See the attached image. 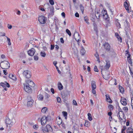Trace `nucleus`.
<instances>
[{"instance_id":"nucleus-52","label":"nucleus","mask_w":133,"mask_h":133,"mask_svg":"<svg viewBox=\"0 0 133 133\" xmlns=\"http://www.w3.org/2000/svg\"><path fill=\"white\" fill-rule=\"evenodd\" d=\"M109 108L110 109H113V106L111 105H110L109 106Z\"/></svg>"},{"instance_id":"nucleus-55","label":"nucleus","mask_w":133,"mask_h":133,"mask_svg":"<svg viewBox=\"0 0 133 133\" xmlns=\"http://www.w3.org/2000/svg\"><path fill=\"white\" fill-rule=\"evenodd\" d=\"M75 16L76 17H79V14H78V13L77 12H76L75 14Z\"/></svg>"},{"instance_id":"nucleus-1","label":"nucleus","mask_w":133,"mask_h":133,"mask_svg":"<svg viewBox=\"0 0 133 133\" xmlns=\"http://www.w3.org/2000/svg\"><path fill=\"white\" fill-rule=\"evenodd\" d=\"M42 131L44 133L51 132L53 131L52 128L51 126L49 124H47L45 127H42Z\"/></svg>"},{"instance_id":"nucleus-17","label":"nucleus","mask_w":133,"mask_h":133,"mask_svg":"<svg viewBox=\"0 0 133 133\" xmlns=\"http://www.w3.org/2000/svg\"><path fill=\"white\" fill-rule=\"evenodd\" d=\"M104 46L105 49L107 51H109L110 49V45L108 43H106L104 45Z\"/></svg>"},{"instance_id":"nucleus-16","label":"nucleus","mask_w":133,"mask_h":133,"mask_svg":"<svg viewBox=\"0 0 133 133\" xmlns=\"http://www.w3.org/2000/svg\"><path fill=\"white\" fill-rule=\"evenodd\" d=\"M124 6L125 8V9L127 10V12L128 13H129L130 11L129 9V5L127 2H125L124 3Z\"/></svg>"},{"instance_id":"nucleus-59","label":"nucleus","mask_w":133,"mask_h":133,"mask_svg":"<svg viewBox=\"0 0 133 133\" xmlns=\"http://www.w3.org/2000/svg\"><path fill=\"white\" fill-rule=\"evenodd\" d=\"M3 72H4V74H5V75H6L7 74H8V73L6 72L7 70H3Z\"/></svg>"},{"instance_id":"nucleus-56","label":"nucleus","mask_w":133,"mask_h":133,"mask_svg":"<svg viewBox=\"0 0 133 133\" xmlns=\"http://www.w3.org/2000/svg\"><path fill=\"white\" fill-rule=\"evenodd\" d=\"M66 31L67 33H71L70 31L68 29L66 30Z\"/></svg>"},{"instance_id":"nucleus-35","label":"nucleus","mask_w":133,"mask_h":133,"mask_svg":"<svg viewBox=\"0 0 133 133\" xmlns=\"http://www.w3.org/2000/svg\"><path fill=\"white\" fill-rule=\"evenodd\" d=\"M119 88L121 92L123 93L124 92V88H123L121 86L119 85Z\"/></svg>"},{"instance_id":"nucleus-8","label":"nucleus","mask_w":133,"mask_h":133,"mask_svg":"<svg viewBox=\"0 0 133 133\" xmlns=\"http://www.w3.org/2000/svg\"><path fill=\"white\" fill-rule=\"evenodd\" d=\"M24 89L25 91L28 93H30L32 92V90L31 88V87L30 86H28L27 85H24Z\"/></svg>"},{"instance_id":"nucleus-34","label":"nucleus","mask_w":133,"mask_h":133,"mask_svg":"<svg viewBox=\"0 0 133 133\" xmlns=\"http://www.w3.org/2000/svg\"><path fill=\"white\" fill-rule=\"evenodd\" d=\"M88 119L90 121H91L92 120V118L91 114L90 113L88 114Z\"/></svg>"},{"instance_id":"nucleus-43","label":"nucleus","mask_w":133,"mask_h":133,"mask_svg":"<svg viewBox=\"0 0 133 133\" xmlns=\"http://www.w3.org/2000/svg\"><path fill=\"white\" fill-rule=\"evenodd\" d=\"M128 60V62L130 63H131V61L130 58V56H128L127 57Z\"/></svg>"},{"instance_id":"nucleus-63","label":"nucleus","mask_w":133,"mask_h":133,"mask_svg":"<svg viewBox=\"0 0 133 133\" xmlns=\"http://www.w3.org/2000/svg\"><path fill=\"white\" fill-rule=\"evenodd\" d=\"M126 129V127L125 126H123V128L122 129V130H125Z\"/></svg>"},{"instance_id":"nucleus-49","label":"nucleus","mask_w":133,"mask_h":133,"mask_svg":"<svg viewBox=\"0 0 133 133\" xmlns=\"http://www.w3.org/2000/svg\"><path fill=\"white\" fill-rule=\"evenodd\" d=\"M38 125H35L33 127L34 129H37L38 128Z\"/></svg>"},{"instance_id":"nucleus-57","label":"nucleus","mask_w":133,"mask_h":133,"mask_svg":"<svg viewBox=\"0 0 133 133\" xmlns=\"http://www.w3.org/2000/svg\"><path fill=\"white\" fill-rule=\"evenodd\" d=\"M54 46L52 45H51V50H52L54 49Z\"/></svg>"},{"instance_id":"nucleus-38","label":"nucleus","mask_w":133,"mask_h":133,"mask_svg":"<svg viewBox=\"0 0 133 133\" xmlns=\"http://www.w3.org/2000/svg\"><path fill=\"white\" fill-rule=\"evenodd\" d=\"M7 42L8 43V44L9 45H11V43L10 42V38L8 37H7Z\"/></svg>"},{"instance_id":"nucleus-47","label":"nucleus","mask_w":133,"mask_h":133,"mask_svg":"<svg viewBox=\"0 0 133 133\" xmlns=\"http://www.w3.org/2000/svg\"><path fill=\"white\" fill-rule=\"evenodd\" d=\"M57 99L58 102L60 103L61 101V98L59 97H58L57 98Z\"/></svg>"},{"instance_id":"nucleus-37","label":"nucleus","mask_w":133,"mask_h":133,"mask_svg":"<svg viewBox=\"0 0 133 133\" xmlns=\"http://www.w3.org/2000/svg\"><path fill=\"white\" fill-rule=\"evenodd\" d=\"M40 55L41 56L43 57H45L46 54L44 52H41L40 53Z\"/></svg>"},{"instance_id":"nucleus-6","label":"nucleus","mask_w":133,"mask_h":133,"mask_svg":"<svg viewBox=\"0 0 133 133\" xmlns=\"http://www.w3.org/2000/svg\"><path fill=\"white\" fill-rule=\"evenodd\" d=\"M23 74L27 78H30L31 77V72L28 70L24 71L23 73Z\"/></svg>"},{"instance_id":"nucleus-2","label":"nucleus","mask_w":133,"mask_h":133,"mask_svg":"<svg viewBox=\"0 0 133 133\" xmlns=\"http://www.w3.org/2000/svg\"><path fill=\"white\" fill-rule=\"evenodd\" d=\"M1 66L3 69H7L10 67V64L8 62L4 61L2 62L0 64Z\"/></svg>"},{"instance_id":"nucleus-50","label":"nucleus","mask_w":133,"mask_h":133,"mask_svg":"<svg viewBox=\"0 0 133 133\" xmlns=\"http://www.w3.org/2000/svg\"><path fill=\"white\" fill-rule=\"evenodd\" d=\"M62 16L64 18H65V13L64 12H62L61 13Z\"/></svg>"},{"instance_id":"nucleus-9","label":"nucleus","mask_w":133,"mask_h":133,"mask_svg":"<svg viewBox=\"0 0 133 133\" xmlns=\"http://www.w3.org/2000/svg\"><path fill=\"white\" fill-rule=\"evenodd\" d=\"M0 85L2 86L5 90H7V88H6V87L8 88L10 87L9 84L6 82H5L4 83H0Z\"/></svg>"},{"instance_id":"nucleus-64","label":"nucleus","mask_w":133,"mask_h":133,"mask_svg":"<svg viewBox=\"0 0 133 133\" xmlns=\"http://www.w3.org/2000/svg\"><path fill=\"white\" fill-rule=\"evenodd\" d=\"M55 48L57 50L59 48V46L58 45H55Z\"/></svg>"},{"instance_id":"nucleus-13","label":"nucleus","mask_w":133,"mask_h":133,"mask_svg":"<svg viewBox=\"0 0 133 133\" xmlns=\"http://www.w3.org/2000/svg\"><path fill=\"white\" fill-rule=\"evenodd\" d=\"M74 37L76 40L79 42L81 39V36L79 34H74Z\"/></svg>"},{"instance_id":"nucleus-5","label":"nucleus","mask_w":133,"mask_h":133,"mask_svg":"<svg viewBox=\"0 0 133 133\" xmlns=\"http://www.w3.org/2000/svg\"><path fill=\"white\" fill-rule=\"evenodd\" d=\"M38 20L40 23L42 24H44L45 23L46 19L43 15L39 16L38 17Z\"/></svg>"},{"instance_id":"nucleus-36","label":"nucleus","mask_w":133,"mask_h":133,"mask_svg":"<svg viewBox=\"0 0 133 133\" xmlns=\"http://www.w3.org/2000/svg\"><path fill=\"white\" fill-rule=\"evenodd\" d=\"M46 119L47 122L49 121L51 119V117L50 116H48L46 117Z\"/></svg>"},{"instance_id":"nucleus-40","label":"nucleus","mask_w":133,"mask_h":133,"mask_svg":"<svg viewBox=\"0 0 133 133\" xmlns=\"http://www.w3.org/2000/svg\"><path fill=\"white\" fill-rule=\"evenodd\" d=\"M95 55L96 57V58L97 59V61H98L99 62L100 61L99 59V55L97 53H96L95 54Z\"/></svg>"},{"instance_id":"nucleus-33","label":"nucleus","mask_w":133,"mask_h":133,"mask_svg":"<svg viewBox=\"0 0 133 133\" xmlns=\"http://www.w3.org/2000/svg\"><path fill=\"white\" fill-rule=\"evenodd\" d=\"M56 122L58 125H60L62 123V119L56 120Z\"/></svg>"},{"instance_id":"nucleus-15","label":"nucleus","mask_w":133,"mask_h":133,"mask_svg":"<svg viewBox=\"0 0 133 133\" xmlns=\"http://www.w3.org/2000/svg\"><path fill=\"white\" fill-rule=\"evenodd\" d=\"M28 99H29L28 98ZM34 101L32 99H30V101L28 99V102L27 106L28 107H31L33 104L34 102Z\"/></svg>"},{"instance_id":"nucleus-24","label":"nucleus","mask_w":133,"mask_h":133,"mask_svg":"<svg viewBox=\"0 0 133 133\" xmlns=\"http://www.w3.org/2000/svg\"><path fill=\"white\" fill-rule=\"evenodd\" d=\"M37 98L38 99L39 101H42L43 99V96L42 94H39L37 96Z\"/></svg>"},{"instance_id":"nucleus-25","label":"nucleus","mask_w":133,"mask_h":133,"mask_svg":"<svg viewBox=\"0 0 133 133\" xmlns=\"http://www.w3.org/2000/svg\"><path fill=\"white\" fill-rule=\"evenodd\" d=\"M122 114L123 116H124V112L122 111H120L119 112L118 115H117V116L118 118H119V120L120 121L123 120V119L120 117L119 114Z\"/></svg>"},{"instance_id":"nucleus-11","label":"nucleus","mask_w":133,"mask_h":133,"mask_svg":"<svg viewBox=\"0 0 133 133\" xmlns=\"http://www.w3.org/2000/svg\"><path fill=\"white\" fill-rule=\"evenodd\" d=\"M35 52V49L34 48H32L28 51V53L29 56H32L34 55Z\"/></svg>"},{"instance_id":"nucleus-18","label":"nucleus","mask_w":133,"mask_h":133,"mask_svg":"<svg viewBox=\"0 0 133 133\" xmlns=\"http://www.w3.org/2000/svg\"><path fill=\"white\" fill-rule=\"evenodd\" d=\"M127 100L125 98H122L121 99V102L122 105H125L127 104Z\"/></svg>"},{"instance_id":"nucleus-21","label":"nucleus","mask_w":133,"mask_h":133,"mask_svg":"<svg viewBox=\"0 0 133 133\" xmlns=\"http://www.w3.org/2000/svg\"><path fill=\"white\" fill-rule=\"evenodd\" d=\"M105 96L107 101V102L110 103H111L112 102V101L110 99L109 95H106Z\"/></svg>"},{"instance_id":"nucleus-7","label":"nucleus","mask_w":133,"mask_h":133,"mask_svg":"<svg viewBox=\"0 0 133 133\" xmlns=\"http://www.w3.org/2000/svg\"><path fill=\"white\" fill-rule=\"evenodd\" d=\"M105 61L106 62V65L104 66V68L101 69L102 70H107L110 67V61L108 60H106Z\"/></svg>"},{"instance_id":"nucleus-23","label":"nucleus","mask_w":133,"mask_h":133,"mask_svg":"<svg viewBox=\"0 0 133 133\" xmlns=\"http://www.w3.org/2000/svg\"><path fill=\"white\" fill-rule=\"evenodd\" d=\"M91 85L92 89H96V87L95 82L94 81H92L91 82Z\"/></svg>"},{"instance_id":"nucleus-60","label":"nucleus","mask_w":133,"mask_h":133,"mask_svg":"<svg viewBox=\"0 0 133 133\" xmlns=\"http://www.w3.org/2000/svg\"><path fill=\"white\" fill-rule=\"evenodd\" d=\"M14 77V75H9L10 77L11 78H12L13 79H14L12 78V77Z\"/></svg>"},{"instance_id":"nucleus-30","label":"nucleus","mask_w":133,"mask_h":133,"mask_svg":"<svg viewBox=\"0 0 133 133\" xmlns=\"http://www.w3.org/2000/svg\"><path fill=\"white\" fill-rule=\"evenodd\" d=\"M48 111V109L47 108L45 107L42 109L41 110V111L43 113H45L46 111Z\"/></svg>"},{"instance_id":"nucleus-42","label":"nucleus","mask_w":133,"mask_h":133,"mask_svg":"<svg viewBox=\"0 0 133 133\" xmlns=\"http://www.w3.org/2000/svg\"><path fill=\"white\" fill-rule=\"evenodd\" d=\"M95 89H92V92L94 94H95V95L96 96V91L95 90Z\"/></svg>"},{"instance_id":"nucleus-31","label":"nucleus","mask_w":133,"mask_h":133,"mask_svg":"<svg viewBox=\"0 0 133 133\" xmlns=\"http://www.w3.org/2000/svg\"><path fill=\"white\" fill-rule=\"evenodd\" d=\"M84 20L85 22L87 23L88 24H89V23L88 22V21L89 20L88 17L86 16L84 17Z\"/></svg>"},{"instance_id":"nucleus-48","label":"nucleus","mask_w":133,"mask_h":133,"mask_svg":"<svg viewBox=\"0 0 133 133\" xmlns=\"http://www.w3.org/2000/svg\"><path fill=\"white\" fill-rule=\"evenodd\" d=\"M34 58L35 60L36 61L38 59V57L36 55H35L34 57Z\"/></svg>"},{"instance_id":"nucleus-22","label":"nucleus","mask_w":133,"mask_h":133,"mask_svg":"<svg viewBox=\"0 0 133 133\" xmlns=\"http://www.w3.org/2000/svg\"><path fill=\"white\" fill-rule=\"evenodd\" d=\"M115 36L118 39V41L120 43H122V38L118 34H115Z\"/></svg>"},{"instance_id":"nucleus-46","label":"nucleus","mask_w":133,"mask_h":133,"mask_svg":"<svg viewBox=\"0 0 133 133\" xmlns=\"http://www.w3.org/2000/svg\"><path fill=\"white\" fill-rule=\"evenodd\" d=\"M94 71L96 72H98V70L97 69V67L96 66H95L94 67Z\"/></svg>"},{"instance_id":"nucleus-19","label":"nucleus","mask_w":133,"mask_h":133,"mask_svg":"<svg viewBox=\"0 0 133 133\" xmlns=\"http://www.w3.org/2000/svg\"><path fill=\"white\" fill-rule=\"evenodd\" d=\"M118 20L117 19H115V23L117 28L118 29H119L121 28V25L120 23L118 22Z\"/></svg>"},{"instance_id":"nucleus-3","label":"nucleus","mask_w":133,"mask_h":133,"mask_svg":"<svg viewBox=\"0 0 133 133\" xmlns=\"http://www.w3.org/2000/svg\"><path fill=\"white\" fill-rule=\"evenodd\" d=\"M5 122L6 124L13 125L15 122L14 119L12 118L11 119L9 118H6L5 120Z\"/></svg>"},{"instance_id":"nucleus-39","label":"nucleus","mask_w":133,"mask_h":133,"mask_svg":"<svg viewBox=\"0 0 133 133\" xmlns=\"http://www.w3.org/2000/svg\"><path fill=\"white\" fill-rule=\"evenodd\" d=\"M54 8L50 10V14L51 15L53 16L54 15Z\"/></svg>"},{"instance_id":"nucleus-53","label":"nucleus","mask_w":133,"mask_h":133,"mask_svg":"<svg viewBox=\"0 0 133 133\" xmlns=\"http://www.w3.org/2000/svg\"><path fill=\"white\" fill-rule=\"evenodd\" d=\"M60 42H61L62 43H63L64 42V41L63 40V38H60Z\"/></svg>"},{"instance_id":"nucleus-29","label":"nucleus","mask_w":133,"mask_h":133,"mask_svg":"<svg viewBox=\"0 0 133 133\" xmlns=\"http://www.w3.org/2000/svg\"><path fill=\"white\" fill-rule=\"evenodd\" d=\"M79 7L80 9L82 11V13L83 14L84 13V7L82 5V4H81L80 5Z\"/></svg>"},{"instance_id":"nucleus-12","label":"nucleus","mask_w":133,"mask_h":133,"mask_svg":"<svg viewBox=\"0 0 133 133\" xmlns=\"http://www.w3.org/2000/svg\"><path fill=\"white\" fill-rule=\"evenodd\" d=\"M102 13L103 14V18L106 19L109 17V16L107 14V11L105 10H103L102 11Z\"/></svg>"},{"instance_id":"nucleus-61","label":"nucleus","mask_w":133,"mask_h":133,"mask_svg":"<svg viewBox=\"0 0 133 133\" xmlns=\"http://www.w3.org/2000/svg\"><path fill=\"white\" fill-rule=\"evenodd\" d=\"M57 63V62L56 61H55L53 62V64L55 66H56Z\"/></svg>"},{"instance_id":"nucleus-51","label":"nucleus","mask_w":133,"mask_h":133,"mask_svg":"<svg viewBox=\"0 0 133 133\" xmlns=\"http://www.w3.org/2000/svg\"><path fill=\"white\" fill-rule=\"evenodd\" d=\"M73 104L75 105H77V103L76 101L75 100H74L73 101Z\"/></svg>"},{"instance_id":"nucleus-28","label":"nucleus","mask_w":133,"mask_h":133,"mask_svg":"<svg viewBox=\"0 0 133 133\" xmlns=\"http://www.w3.org/2000/svg\"><path fill=\"white\" fill-rule=\"evenodd\" d=\"M58 87L60 90H62L63 88V87L61 83H59L58 84Z\"/></svg>"},{"instance_id":"nucleus-62","label":"nucleus","mask_w":133,"mask_h":133,"mask_svg":"<svg viewBox=\"0 0 133 133\" xmlns=\"http://www.w3.org/2000/svg\"><path fill=\"white\" fill-rule=\"evenodd\" d=\"M112 115V112H109L108 113V115L110 116H111Z\"/></svg>"},{"instance_id":"nucleus-27","label":"nucleus","mask_w":133,"mask_h":133,"mask_svg":"<svg viewBox=\"0 0 133 133\" xmlns=\"http://www.w3.org/2000/svg\"><path fill=\"white\" fill-rule=\"evenodd\" d=\"M81 48L80 52L82 55H83L85 53V51L83 46H82Z\"/></svg>"},{"instance_id":"nucleus-41","label":"nucleus","mask_w":133,"mask_h":133,"mask_svg":"<svg viewBox=\"0 0 133 133\" xmlns=\"http://www.w3.org/2000/svg\"><path fill=\"white\" fill-rule=\"evenodd\" d=\"M49 3L51 5H53L54 4V3L53 0H49Z\"/></svg>"},{"instance_id":"nucleus-10","label":"nucleus","mask_w":133,"mask_h":133,"mask_svg":"<svg viewBox=\"0 0 133 133\" xmlns=\"http://www.w3.org/2000/svg\"><path fill=\"white\" fill-rule=\"evenodd\" d=\"M40 119L41 121V125L42 126L44 125L46 123L47 121L46 119V117L45 116H43L42 118H39L38 120Z\"/></svg>"},{"instance_id":"nucleus-44","label":"nucleus","mask_w":133,"mask_h":133,"mask_svg":"<svg viewBox=\"0 0 133 133\" xmlns=\"http://www.w3.org/2000/svg\"><path fill=\"white\" fill-rule=\"evenodd\" d=\"M123 110H124V111L126 112L128 110V108L127 107H124L123 108Z\"/></svg>"},{"instance_id":"nucleus-26","label":"nucleus","mask_w":133,"mask_h":133,"mask_svg":"<svg viewBox=\"0 0 133 133\" xmlns=\"http://www.w3.org/2000/svg\"><path fill=\"white\" fill-rule=\"evenodd\" d=\"M127 133H133V129L129 127L127 129Z\"/></svg>"},{"instance_id":"nucleus-20","label":"nucleus","mask_w":133,"mask_h":133,"mask_svg":"<svg viewBox=\"0 0 133 133\" xmlns=\"http://www.w3.org/2000/svg\"><path fill=\"white\" fill-rule=\"evenodd\" d=\"M95 15L96 17H97L96 15H97L99 17L100 14V10L96 9L95 10Z\"/></svg>"},{"instance_id":"nucleus-32","label":"nucleus","mask_w":133,"mask_h":133,"mask_svg":"<svg viewBox=\"0 0 133 133\" xmlns=\"http://www.w3.org/2000/svg\"><path fill=\"white\" fill-rule=\"evenodd\" d=\"M90 124L89 122L88 121H85L84 124V126L85 127H88L90 126Z\"/></svg>"},{"instance_id":"nucleus-4","label":"nucleus","mask_w":133,"mask_h":133,"mask_svg":"<svg viewBox=\"0 0 133 133\" xmlns=\"http://www.w3.org/2000/svg\"><path fill=\"white\" fill-rule=\"evenodd\" d=\"M26 83L24 84V85H27L31 87L35 86V84L34 82L30 80H27L25 81Z\"/></svg>"},{"instance_id":"nucleus-14","label":"nucleus","mask_w":133,"mask_h":133,"mask_svg":"<svg viewBox=\"0 0 133 133\" xmlns=\"http://www.w3.org/2000/svg\"><path fill=\"white\" fill-rule=\"evenodd\" d=\"M124 29L126 31V33H128V32H130V29L127 23L125 25Z\"/></svg>"},{"instance_id":"nucleus-58","label":"nucleus","mask_w":133,"mask_h":133,"mask_svg":"<svg viewBox=\"0 0 133 133\" xmlns=\"http://www.w3.org/2000/svg\"><path fill=\"white\" fill-rule=\"evenodd\" d=\"M51 91L52 94H54V89L52 88L51 89Z\"/></svg>"},{"instance_id":"nucleus-54","label":"nucleus","mask_w":133,"mask_h":133,"mask_svg":"<svg viewBox=\"0 0 133 133\" xmlns=\"http://www.w3.org/2000/svg\"><path fill=\"white\" fill-rule=\"evenodd\" d=\"M8 27L9 29H11L12 28V26L9 24H8Z\"/></svg>"},{"instance_id":"nucleus-45","label":"nucleus","mask_w":133,"mask_h":133,"mask_svg":"<svg viewBox=\"0 0 133 133\" xmlns=\"http://www.w3.org/2000/svg\"><path fill=\"white\" fill-rule=\"evenodd\" d=\"M62 113L64 116H67V113L66 112L63 111Z\"/></svg>"}]
</instances>
